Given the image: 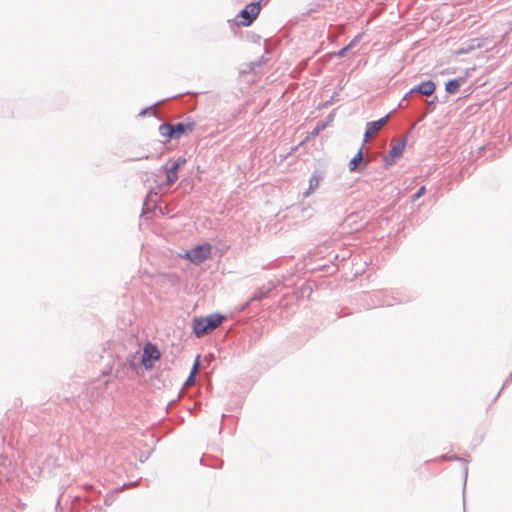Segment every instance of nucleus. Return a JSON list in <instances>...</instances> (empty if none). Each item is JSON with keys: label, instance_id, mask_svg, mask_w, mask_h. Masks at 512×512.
<instances>
[{"label": "nucleus", "instance_id": "obj_1", "mask_svg": "<svg viewBox=\"0 0 512 512\" xmlns=\"http://www.w3.org/2000/svg\"><path fill=\"white\" fill-rule=\"evenodd\" d=\"M225 319L226 317L220 314H211L206 317H194L192 319L193 331L197 338H201L219 327Z\"/></svg>", "mask_w": 512, "mask_h": 512}, {"label": "nucleus", "instance_id": "obj_2", "mask_svg": "<svg viewBox=\"0 0 512 512\" xmlns=\"http://www.w3.org/2000/svg\"><path fill=\"white\" fill-rule=\"evenodd\" d=\"M212 252V245L209 243H203L190 250H187L181 257L188 259L192 263L200 264L207 260Z\"/></svg>", "mask_w": 512, "mask_h": 512}, {"label": "nucleus", "instance_id": "obj_3", "mask_svg": "<svg viewBox=\"0 0 512 512\" xmlns=\"http://www.w3.org/2000/svg\"><path fill=\"white\" fill-rule=\"evenodd\" d=\"M160 358L161 353L155 344L148 342L144 345L141 364L145 367V369H152L155 366V363L160 360Z\"/></svg>", "mask_w": 512, "mask_h": 512}, {"label": "nucleus", "instance_id": "obj_4", "mask_svg": "<svg viewBox=\"0 0 512 512\" xmlns=\"http://www.w3.org/2000/svg\"><path fill=\"white\" fill-rule=\"evenodd\" d=\"M261 11L260 2H252L247 4L244 9L238 14L239 24L242 26H249L257 18Z\"/></svg>", "mask_w": 512, "mask_h": 512}, {"label": "nucleus", "instance_id": "obj_5", "mask_svg": "<svg viewBox=\"0 0 512 512\" xmlns=\"http://www.w3.org/2000/svg\"><path fill=\"white\" fill-rule=\"evenodd\" d=\"M390 115H386L383 118L368 122L366 124V131L364 134V143L368 142L377 132H379L382 127L388 122Z\"/></svg>", "mask_w": 512, "mask_h": 512}, {"label": "nucleus", "instance_id": "obj_6", "mask_svg": "<svg viewBox=\"0 0 512 512\" xmlns=\"http://www.w3.org/2000/svg\"><path fill=\"white\" fill-rule=\"evenodd\" d=\"M405 147H406L405 140H401V141L397 142L396 144H394L391 147V150L389 151V153L383 159L385 162V165L386 166L392 165L395 162V159L400 157L403 154Z\"/></svg>", "mask_w": 512, "mask_h": 512}, {"label": "nucleus", "instance_id": "obj_7", "mask_svg": "<svg viewBox=\"0 0 512 512\" xmlns=\"http://www.w3.org/2000/svg\"><path fill=\"white\" fill-rule=\"evenodd\" d=\"M185 163V159H178L171 163L170 167L165 168L167 185L171 186L178 179V171L180 167Z\"/></svg>", "mask_w": 512, "mask_h": 512}, {"label": "nucleus", "instance_id": "obj_8", "mask_svg": "<svg viewBox=\"0 0 512 512\" xmlns=\"http://www.w3.org/2000/svg\"><path fill=\"white\" fill-rule=\"evenodd\" d=\"M435 84L434 82L432 81H426V82H423L421 83L416 89H414L413 91H417L425 96H430L434 93L435 91Z\"/></svg>", "mask_w": 512, "mask_h": 512}, {"label": "nucleus", "instance_id": "obj_9", "mask_svg": "<svg viewBox=\"0 0 512 512\" xmlns=\"http://www.w3.org/2000/svg\"><path fill=\"white\" fill-rule=\"evenodd\" d=\"M199 368H200V355H198L194 361L191 373H190L189 377L187 378V380L185 381V384H184L185 387H190V386L194 385L195 376L198 373Z\"/></svg>", "mask_w": 512, "mask_h": 512}, {"label": "nucleus", "instance_id": "obj_10", "mask_svg": "<svg viewBox=\"0 0 512 512\" xmlns=\"http://www.w3.org/2000/svg\"><path fill=\"white\" fill-rule=\"evenodd\" d=\"M159 133L162 137L169 139H175L174 135V125L173 124H162L159 127Z\"/></svg>", "mask_w": 512, "mask_h": 512}, {"label": "nucleus", "instance_id": "obj_11", "mask_svg": "<svg viewBox=\"0 0 512 512\" xmlns=\"http://www.w3.org/2000/svg\"><path fill=\"white\" fill-rule=\"evenodd\" d=\"M174 125L175 139L180 138L186 131H192L193 126L189 124L177 123Z\"/></svg>", "mask_w": 512, "mask_h": 512}, {"label": "nucleus", "instance_id": "obj_12", "mask_svg": "<svg viewBox=\"0 0 512 512\" xmlns=\"http://www.w3.org/2000/svg\"><path fill=\"white\" fill-rule=\"evenodd\" d=\"M464 82L463 78L460 79H453L446 83V91L448 93L454 94L459 90V87Z\"/></svg>", "mask_w": 512, "mask_h": 512}, {"label": "nucleus", "instance_id": "obj_13", "mask_svg": "<svg viewBox=\"0 0 512 512\" xmlns=\"http://www.w3.org/2000/svg\"><path fill=\"white\" fill-rule=\"evenodd\" d=\"M362 159H363V154H362V150L360 149L349 162L350 171H355L357 169L359 163L362 161Z\"/></svg>", "mask_w": 512, "mask_h": 512}, {"label": "nucleus", "instance_id": "obj_14", "mask_svg": "<svg viewBox=\"0 0 512 512\" xmlns=\"http://www.w3.org/2000/svg\"><path fill=\"white\" fill-rule=\"evenodd\" d=\"M320 177L317 175H313L309 180V189L306 193V195L311 194L316 188H318L320 184Z\"/></svg>", "mask_w": 512, "mask_h": 512}, {"label": "nucleus", "instance_id": "obj_15", "mask_svg": "<svg viewBox=\"0 0 512 512\" xmlns=\"http://www.w3.org/2000/svg\"><path fill=\"white\" fill-rule=\"evenodd\" d=\"M425 192H426V188H425L424 186H422V187L418 190V192L414 195V197H413V198H414V200H416V199L420 198L421 196H423V195L425 194Z\"/></svg>", "mask_w": 512, "mask_h": 512}, {"label": "nucleus", "instance_id": "obj_16", "mask_svg": "<svg viewBox=\"0 0 512 512\" xmlns=\"http://www.w3.org/2000/svg\"><path fill=\"white\" fill-rule=\"evenodd\" d=\"M350 45L349 46H346L344 47L340 52H339V55L342 56L344 55V53L349 49Z\"/></svg>", "mask_w": 512, "mask_h": 512}]
</instances>
